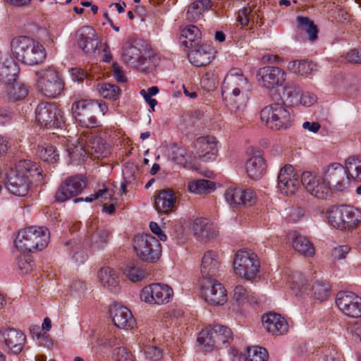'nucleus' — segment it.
Returning <instances> with one entry per match:
<instances>
[{
	"label": "nucleus",
	"mask_w": 361,
	"mask_h": 361,
	"mask_svg": "<svg viewBox=\"0 0 361 361\" xmlns=\"http://www.w3.org/2000/svg\"><path fill=\"white\" fill-rule=\"evenodd\" d=\"M186 150L183 147H175L172 148L171 158L173 161L182 164L186 161Z\"/></svg>",
	"instance_id": "nucleus-55"
},
{
	"label": "nucleus",
	"mask_w": 361,
	"mask_h": 361,
	"mask_svg": "<svg viewBox=\"0 0 361 361\" xmlns=\"http://www.w3.org/2000/svg\"><path fill=\"white\" fill-rule=\"evenodd\" d=\"M113 196V191L104 188L99 190L94 193V199L100 200L102 202L111 200Z\"/></svg>",
	"instance_id": "nucleus-60"
},
{
	"label": "nucleus",
	"mask_w": 361,
	"mask_h": 361,
	"mask_svg": "<svg viewBox=\"0 0 361 361\" xmlns=\"http://www.w3.org/2000/svg\"><path fill=\"white\" fill-rule=\"evenodd\" d=\"M290 235L292 239V246L296 252L307 257L314 255V247L307 237L295 231L290 233Z\"/></svg>",
	"instance_id": "nucleus-34"
},
{
	"label": "nucleus",
	"mask_w": 361,
	"mask_h": 361,
	"mask_svg": "<svg viewBox=\"0 0 361 361\" xmlns=\"http://www.w3.org/2000/svg\"><path fill=\"white\" fill-rule=\"evenodd\" d=\"M264 328L272 335H283L288 330V324L281 314L269 312L262 316Z\"/></svg>",
	"instance_id": "nucleus-28"
},
{
	"label": "nucleus",
	"mask_w": 361,
	"mask_h": 361,
	"mask_svg": "<svg viewBox=\"0 0 361 361\" xmlns=\"http://www.w3.org/2000/svg\"><path fill=\"white\" fill-rule=\"evenodd\" d=\"M259 267L260 263L255 253L247 250H239L236 252L233 269L237 275L251 281L257 276Z\"/></svg>",
	"instance_id": "nucleus-10"
},
{
	"label": "nucleus",
	"mask_w": 361,
	"mask_h": 361,
	"mask_svg": "<svg viewBox=\"0 0 361 361\" xmlns=\"http://www.w3.org/2000/svg\"><path fill=\"white\" fill-rule=\"evenodd\" d=\"M173 294V289L168 285L152 283L142 288L140 298L150 305H162L169 302Z\"/></svg>",
	"instance_id": "nucleus-15"
},
{
	"label": "nucleus",
	"mask_w": 361,
	"mask_h": 361,
	"mask_svg": "<svg viewBox=\"0 0 361 361\" xmlns=\"http://www.w3.org/2000/svg\"><path fill=\"white\" fill-rule=\"evenodd\" d=\"M349 251L350 247L348 245H341L335 247L332 251L331 255L334 260H341L345 258Z\"/></svg>",
	"instance_id": "nucleus-57"
},
{
	"label": "nucleus",
	"mask_w": 361,
	"mask_h": 361,
	"mask_svg": "<svg viewBox=\"0 0 361 361\" xmlns=\"http://www.w3.org/2000/svg\"><path fill=\"white\" fill-rule=\"evenodd\" d=\"M176 196L174 191L166 188L159 191L155 197L154 207L159 214H169L176 209Z\"/></svg>",
	"instance_id": "nucleus-26"
},
{
	"label": "nucleus",
	"mask_w": 361,
	"mask_h": 361,
	"mask_svg": "<svg viewBox=\"0 0 361 361\" xmlns=\"http://www.w3.org/2000/svg\"><path fill=\"white\" fill-rule=\"evenodd\" d=\"M348 176L354 179L361 180V159L350 157L346 161Z\"/></svg>",
	"instance_id": "nucleus-49"
},
{
	"label": "nucleus",
	"mask_w": 361,
	"mask_h": 361,
	"mask_svg": "<svg viewBox=\"0 0 361 361\" xmlns=\"http://www.w3.org/2000/svg\"><path fill=\"white\" fill-rule=\"evenodd\" d=\"M11 46L15 57L25 64L37 65L46 59V51L42 44L32 38L18 37L11 41Z\"/></svg>",
	"instance_id": "nucleus-4"
},
{
	"label": "nucleus",
	"mask_w": 361,
	"mask_h": 361,
	"mask_svg": "<svg viewBox=\"0 0 361 361\" xmlns=\"http://www.w3.org/2000/svg\"><path fill=\"white\" fill-rule=\"evenodd\" d=\"M133 247L139 259L147 263H155L161 255L160 243L150 234L137 235L133 239Z\"/></svg>",
	"instance_id": "nucleus-9"
},
{
	"label": "nucleus",
	"mask_w": 361,
	"mask_h": 361,
	"mask_svg": "<svg viewBox=\"0 0 361 361\" xmlns=\"http://www.w3.org/2000/svg\"><path fill=\"white\" fill-rule=\"evenodd\" d=\"M19 269L23 274L29 273L32 269V261L28 257L21 256L18 260Z\"/></svg>",
	"instance_id": "nucleus-58"
},
{
	"label": "nucleus",
	"mask_w": 361,
	"mask_h": 361,
	"mask_svg": "<svg viewBox=\"0 0 361 361\" xmlns=\"http://www.w3.org/2000/svg\"><path fill=\"white\" fill-rule=\"evenodd\" d=\"M301 95L302 90L296 84L288 82L284 86L283 96L291 106L299 104Z\"/></svg>",
	"instance_id": "nucleus-43"
},
{
	"label": "nucleus",
	"mask_w": 361,
	"mask_h": 361,
	"mask_svg": "<svg viewBox=\"0 0 361 361\" xmlns=\"http://www.w3.org/2000/svg\"><path fill=\"white\" fill-rule=\"evenodd\" d=\"M297 22L298 27L307 32L310 40L314 41L317 38V26L308 18L299 16L297 18Z\"/></svg>",
	"instance_id": "nucleus-45"
},
{
	"label": "nucleus",
	"mask_w": 361,
	"mask_h": 361,
	"mask_svg": "<svg viewBox=\"0 0 361 361\" xmlns=\"http://www.w3.org/2000/svg\"><path fill=\"white\" fill-rule=\"evenodd\" d=\"M125 273L127 278L133 282L142 281L147 276L145 271L134 263H130L127 265Z\"/></svg>",
	"instance_id": "nucleus-47"
},
{
	"label": "nucleus",
	"mask_w": 361,
	"mask_h": 361,
	"mask_svg": "<svg viewBox=\"0 0 361 361\" xmlns=\"http://www.w3.org/2000/svg\"><path fill=\"white\" fill-rule=\"evenodd\" d=\"M31 178H35V181L41 183L44 179L42 169L35 162L21 160L17 164L16 170L12 171L8 176L6 188L13 195L25 197L29 192Z\"/></svg>",
	"instance_id": "nucleus-1"
},
{
	"label": "nucleus",
	"mask_w": 361,
	"mask_h": 361,
	"mask_svg": "<svg viewBox=\"0 0 361 361\" xmlns=\"http://www.w3.org/2000/svg\"><path fill=\"white\" fill-rule=\"evenodd\" d=\"M322 175L331 190L344 191L350 185L347 166L344 167L339 163H331L324 169Z\"/></svg>",
	"instance_id": "nucleus-13"
},
{
	"label": "nucleus",
	"mask_w": 361,
	"mask_h": 361,
	"mask_svg": "<svg viewBox=\"0 0 361 361\" xmlns=\"http://www.w3.org/2000/svg\"><path fill=\"white\" fill-rule=\"evenodd\" d=\"M77 43L82 51L88 55L94 54L99 47V41L96 31L90 26H83L77 33Z\"/></svg>",
	"instance_id": "nucleus-23"
},
{
	"label": "nucleus",
	"mask_w": 361,
	"mask_h": 361,
	"mask_svg": "<svg viewBox=\"0 0 361 361\" xmlns=\"http://www.w3.org/2000/svg\"><path fill=\"white\" fill-rule=\"evenodd\" d=\"M109 235L107 230L99 227L97 222H92L87 231V239L90 246L99 249L107 244Z\"/></svg>",
	"instance_id": "nucleus-31"
},
{
	"label": "nucleus",
	"mask_w": 361,
	"mask_h": 361,
	"mask_svg": "<svg viewBox=\"0 0 361 361\" xmlns=\"http://www.w3.org/2000/svg\"><path fill=\"white\" fill-rule=\"evenodd\" d=\"M110 311L113 322L118 328L131 329L135 326V320L127 307L115 305Z\"/></svg>",
	"instance_id": "nucleus-30"
},
{
	"label": "nucleus",
	"mask_w": 361,
	"mask_h": 361,
	"mask_svg": "<svg viewBox=\"0 0 361 361\" xmlns=\"http://www.w3.org/2000/svg\"><path fill=\"white\" fill-rule=\"evenodd\" d=\"M193 147L199 159L203 161H213L217 156V141L213 136L198 137L193 142Z\"/></svg>",
	"instance_id": "nucleus-24"
},
{
	"label": "nucleus",
	"mask_w": 361,
	"mask_h": 361,
	"mask_svg": "<svg viewBox=\"0 0 361 361\" xmlns=\"http://www.w3.org/2000/svg\"><path fill=\"white\" fill-rule=\"evenodd\" d=\"M221 260L219 255L214 250L205 252L202 257L200 264V273L202 276L207 280H210L216 276L220 271Z\"/></svg>",
	"instance_id": "nucleus-25"
},
{
	"label": "nucleus",
	"mask_w": 361,
	"mask_h": 361,
	"mask_svg": "<svg viewBox=\"0 0 361 361\" xmlns=\"http://www.w3.org/2000/svg\"><path fill=\"white\" fill-rule=\"evenodd\" d=\"M233 299L238 306L246 303L254 305L257 302L255 296L242 285H238L235 287Z\"/></svg>",
	"instance_id": "nucleus-39"
},
{
	"label": "nucleus",
	"mask_w": 361,
	"mask_h": 361,
	"mask_svg": "<svg viewBox=\"0 0 361 361\" xmlns=\"http://www.w3.org/2000/svg\"><path fill=\"white\" fill-rule=\"evenodd\" d=\"M35 114L39 123L47 128H62L65 123L62 111L52 103H40L37 106Z\"/></svg>",
	"instance_id": "nucleus-11"
},
{
	"label": "nucleus",
	"mask_w": 361,
	"mask_h": 361,
	"mask_svg": "<svg viewBox=\"0 0 361 361\" xmlns=\"http://www.w3.org/2000/svg\"><path fill=\"white\" fill-rule=\"evenodd\" d=\"M247 353L250 361H267L269 357L267 350L258 346L247 348Z\"/></svg>",
	"instance_id": "nucleus-51"
},
{
	"label": "nucleus",
	"mask_w": 361,
	"mask_h": 361,
	"mask_svg": "<svg viewBox=\"0 0 361 361\" xmlns=\"http://www.w3.org/2000/svg\"><path fill=\"white\" fill-rule=\"evenodd\" d=\"M114 76L118 82H124L126 81V78L124 72L121 70L118 63H114L112 66Z\"/></svg>",
	"instance_id": "nucleus-63"
},
{
	"label": "nucleus",
	"mask_w": 361,
	"mask_h": 361,
	"mask_svg": "<svg viewBox=\"0 0 361 361\" xmlns=\"http://www.w3.org/2000/svg\"><path fill=\"white\" fill-rule=\"evenodd\" d=\"M254 13L250 7H244L238 11V21L241 25H247L250 20H253Z\"/></svg>",
	"instance_id": "nucleus-54"
},
{
	"label": "nucleus",
	"mask_w": 361,
	"mask_h": 361,
	"mask_svg": "<svg viewBox=\"0 0 361 361\" xmlns=\"http://www.w3.org/2000/svg\"><path fill=\"white\" fill-rule=\"evenodd\" d=\"M114 361H136L134 355L125 347H118L113 351Z\"/></svg>",
	"instance_id": "nucleus-52"
},
{
	"label": "nucleus",
	"mask_w": 361,
	"mask_h": 361,
	"mask_svg": "<svg viewBox=\"0 0 361 361\" xmlns=\"http://www.w3.org/2000/svg\"><path fill=\"white\" fill-rule=\"evenodd\" d=\"M95 104L92 99H80L75 102L72 106L74 117L78 125L82 128H94L99 126L97 119Z\"/></svg>",
	"instance_id": "nucleus-12"
},
{
	"label": "nucleus",
	"mask_w": 361,
	"mask_h": 361,
	"mask_svg": "<svg viewBox=\"0 0 361 361\" xmlns=\"http://www.w3.org/2000/svg\"><path fill=\"white\" fill-rule=\"evenodd\" d=\"M214 0H196L188 7L186 17L188 20L196 21L202 18L204 11L213 9Z\"/></svg>",
	"instance_id": "nucleus-35"
},
{
	"label": "nucleus",
	"mask_w": 361,
	"mask_h": 361,
	"mask_svg": "<svg viewBox=\"0 0 361 361\" xmlns=\"http://www.w3.org/2000/svg\"><path fill=\"white\" fill-rule=\"evenodd\" d=\"M0 341L6 345L10 353L18 355L26 343V336L21 331L4 326L0 328Z\"/></svg>",
	"instance_id": "nucleus-19"
},
{
	"label": "nucleus",
	"mask_w": 361,
	"mask_h": 361,
	"mask_svg": "<svg viewBox=\"0 0 361 361\" xmlns=\"http://www.w3.org/2000/svg\"><path fill=\"white\" fill-rule=\"evenodd\" d=\"M98 278L102 286L111 291L118 290V276L111 268L102 267L98 272Z\"/></svg>",
	"instance_id": "nucleus-38"
},
{
	"label": "nucleus",
	"mask_w": 361,
	"mask_h": 361,
	"mask_svg": "<svg viewBox=\"0 0 361 361\" xmlns=\"http://www.w3.org/2000/svg\"><path fill=\"white\" fill-rule=\"evenodd\" d=\"M85 138H81L80 146L84 151L97 157L105 156L106 146L103 140L99 136L90 135Z\"/></svg>",
	"instance_id": "nucleus-32"
},
{
	"label": "nucleus",
	"mask_w": 361,
	"mask_h": 361,
	"mask_svg": "<svg viewBox=\"0 0 361 361\" xmlns=\"http://www.w3.org/2000/svg\"><path fill=\"white\" fill-rule=\"evenodd\" d=\"M201 32L199 28L192 25L185 27L180 32V43L186 48L193 49L200 44Z\"/></svg>",
	"instance_id": "nucleus-36"
},
{
	"label": "nucleus",
	"mask_w": 361,
	"mask_h": 361,
	"mask_svg": "<svg viewBox=\"0 0 361 361\" xmlns=\"http://www.w3.org/2000/svg\"><path fill=\"white\" fill-rule=\"evenodd\" d=\"M188 188L195 194H207L215 190V183L206 179L195 180L188 183Z\"/></svg>",
	"instance_id": "nucleus-41"
},
{
	"label": "nucleus",
	"mask_w": 361,
	"mask_h": 361,
	"mask_svg": "<svg viewBox=\"0 0 361 361\" xmlns=\"http://www.w3.org/2000/svg\"><path fill=\"white\" fill-rule=\"evenodd\" d=\"M232 340L231 330L226 326L219 324L202 329L197 338L198 343L205 352L226 348Z\"/></svg>",
	"instance_id": "nucleus-7"
},
{
	"label": "nucleus",
	"mask_w": 361,
	"mask_h": 361,
	"mask_svg": "<svg viewBox=\"0 0 361 361\" xmlns=\"http://www.w3.org/2000/svg\"><path fill=\"white\" fill-rule=\"evenodd\" d=\"M345 59L349 63H361V49H354L345 55Z\"/></svg>",
	"instance_id": "nucleus-59"
},
{
	"label": "nucleus",
	"mask_w": 361,
	"mask_h": 361,
	"mask_svg": "<svg viewBox=\"0 0 361 361\" xmlns=\"http://www.w3.org/2000/svg\"><path fill=\"white\" fill-rule=\"evenodd\" d=\"M301 101L299 104L305 106H310L313 105L317 101L316 95L309 92L302 94L300 97Z\"/></svg>",
	"instance_id": "nucleus-61"
},
{
	"label": "nucleus",
	"mask_w": 361,
	"mask_h": 361,
	"mask_svg": "<svg viewBox=\"0 0 361 361\" xmlns=\"http://www.w3.org/2000/svg\"><path fill=\"white\" fill-rule=\"evenodd\" d=\"M224 197L233 208L252 207L257 202V196L251 189L231 187L225 191Z\"/></svg>",
	"instance_id": "nucleus-20"
},
{
	"label": "nucleus",
	"mask_w": 361,
	"mask_h": 361,
	"mask_svg": "<svg viewBox=\"0 0 361 361\" xmlns=\"http://www.w3.org/2000/svg\"><path fill=\"white\" fill-rule=\"evenodd\" d=\"M201 297L210 305H223L227 301V291L216 280H207L201 288Z\"/></svg>",
	"instance_id": "nucleus-17"
},
{
	"label": "nucleus",
	"mask_w": 361,
	"mask_h": 361,
	"mask_svg": "<svg viewBox=\"0 0 361 361\" xmlns=\"http://www.w3.org/2000/svg\"><path fill=\"white\" fill-rule=\"evenodd\" d=\"M298 178L292 165L283 166L278 176V188L281 192L286 196L295 194L300 185Z\"/></svg>",
	"instance_id": "nucleus-22"
},
{
	"label": "nucleus",
	"mask_w": 361,
	"mask_h": 361,
	"mask_svg": "<svg viewBox=\"0 0 361 361\" xmlns=\"http://www.w3.org/2000/svg\"><path fill=\"white\" fill-rule=\"evenodd\" d=\"M70 74L72 80L73 81L80 82L86 78L87 74L82 69L75 68H71L70 71Z\"/></svg>",
	"instance_id": "nucleus-62"
},
{
	"label": "nucleus",
	"mask_w": 361,
	"mask_h": 361,
	"mask_svg": "<svg viewBox=\"0 0 361 361\" xmlns=\"http://www.w3.org/2000/svg\"><path fill=\"white\" fill-rule=\"evenodd\" d=\"M121 57L124 63L141 71L149 70L147 64L151 62L152 53L144 42H126L122 47Z\"/></svg>",
	"instance_id": "nucleus-8"
},
{
	"label": "nucleus",
	"mask_w": 361,
	"mask_h": 361,
	"mask_svg": "<svg viewBox=\"0 0 361 361\" xmlns=\"http://www.w3.org/2000/svg\"><path fill=\"white\" fill-rule=\"evenodd\" d=\"M315 64L305 60L300 61V65L298 70V74L301 75H307L314 69Z\"/></svg>",
	"instance_id": "nucleus-56"
},
{
	"label": "nucleus",
	"mask_w": 361,
	"mask_h": 361,
	"mask_svg": "<svg viewBox=\"0 0 361 361\" xmlns=\"http://www.w3.org/2000/svg\"><path fill=\"white\" fill-rule=\"evenodd\" d=\"M256 76L262 87L272 90L283 85L286 73L279 67L267 66L259 68Z\"/></svg>",
	"instance_id": "nucleus-18"
},
{
	"label": "nucleus",
	"mask_w": 361,
	"mask_h": 361,
	"mask_svg": "<svg viewBox=\"0 0 361 361\" xmlns=\"http://www.w3.org/2000/svg\"><path fill=\"white\" fill-rule=\"evenodd\" d=\"M37 154L42 160L47 162L54 163L59 159L56 148L49 145L39 147Z\"/></svg>",
	"instance_id": "nucleus-48"
},
{
	"label": "nucleus",
	"mask_w": 361,
	"mask_h": 361,
	"mask_svg": "<svg viewBox=\"0 0 361 361\" xmlns=\"http://www.w3.org/2000/svg\"><path fill=\"white\" fill-rule=\"evenodd\" d=\"M36 87L45 97L56 98L64 90V81L61 74L52 66H49L36 71Z\"/></svg>",
	"instance_id": "nucleus-6"
},
{
	"label": "nucleus",
	"mask_w": 361,
	"mask_h": 361,
	"mask_svg": "<svg viewBox=\"0 0 361 361\" xmlns=\"http://www.w3.org/2000/svg\"><path fill=\"white\" fill-rule=\"evenodd\" d=\"M28 88L23 83L16 82L7 89V94L13 102L24 99L28 94Z\"/></svg>",
	"instance_id": "nucleus-44"
},
{
	"label": "nucleus",
	"mask_w": 361,
	"mask_h": 361,
	"mask_svg": "<svg viewBox=\"0 0 361 361\" xmlns=\"http://www.w3.org/2000/svg\"><path fill=\"white\" fill-rule=\"evenodd\" d=\"M144 354L147 359L152 361H158L162 357V351L154 345H147L144 348Z\"/></svg>",
	"instance_id": "nucleus-53"
},
{
	"label": "nucleus",
	"mask_w": 361,
	"mask_h": 361,
	"mask_svg": "<svg viewBox=\"0 0 361 361\" xmlns=\"http://www.w3.org/2000/svg\"><path fill=\"white\" fill-rule=\"evenodd\" d=\"M87 187V179L82 175L66 178L59 186L54 199L57 202H64L82 192Z\"/></svg>",
	"instance_id": "nucleus-14"
},
{
	"label": "nucleus",
	"mask_w": 361,
	"mask_h": 361,
	"mask_svg": "<svg viewBox=\"0 0 361 361\" xmlns=\"http://www.w3.org/2000/svg\"><path fill=\"white\" fill-rule=\"evenodd\" d=\"M188 54L190 62L195 66L201 67L209 64L214 57V48L207 44H198Z\"/></svg>",
	"instance_id": "nucleus-27"
},
{
	"label": "nucleus",
	"mask_w": 361,
	"mask_h": 361,
	"mask_svg": "<svg viewBox=\"0 0 361 361\" xmlns=\"http://www.w3.org/2000/svg\"><path fill=\"white\" fill-rule=\"evenodd\" d=\"M97 90L104 98L111 100L118 99L121 92V90L117 85L111 83L99 84Z\"/></svg>",
	"instance_id": "nucleus-46"
},
{
	"label": "nucleus",
	"mask_w": 361,
	"mask_h": 361,
	"mask_svg": "<svg viewBox=\"0 0 361 361\" xmlns=\"http://www.w3.org/2000/svg\"><path fill=\"white\" fill-rule=\"evenodd\" d=\"M280 102H274L264 107L260 111V120L271 130H283L291 127L294 116L290 107L278 95Z\"/></svg>",
	"instance_id": "nucleus-3"
},
{
	"label": "nucleus",
	"mask_w": 361,
	"mask_h": 361,
	"mask_svg": "<svg viewBox=\"0 0 361 361\" xmlns=\"http://www.w3.org/2000/svg\"><path fill=\"white\" fill-rule=\"evenodd\" d=\"M192 230L195 235L202 240H209L216 235L214 224L205 218L195 219L192 225Z\"/></svg>",
	"instance_id": "nucleus-33"
},
{
	"label": "nucleus",
	"mask_w": 361,
	"mask_h": 361,
	"mask_svg": "<svg viewBox=\"0 0 361 361\" xmlns=\"http://www.w3.org/2000/svg\"><path fill=\"white\" fill-rule=\"evenodd\" d=\"M49 240V232L46 227L32 226L20 230L14 243L22 252H35L47 247Z\"/></svg>",
	"instance_id": "nucleus-5"
},
{
	"label": "nucleus",
	"mask_w": 361,
	"mask_h": 361,
	"mask_svg": "<svg viewBox=\"0 0 361 361\" xmlns=\"http://www.w3.org/2000/svg\"><path fill=\"white\" fill-rule=\"evenodd\" d=\"M250 84L243 71L231 68L226 74L222 85V97L226 106L231 110H238L245 106L247 92Z\"/></svg>",
	"instance_id": "nucleus-2"
},
{
	"label": "nucleus",
	"mask_w": 361,
	"mask_h": 361,
	"mask_svg": "<svg viewBox=\"0 0 361 361\" xmlns=\"http://www.w3.org/2000/svg\"><path fill=\"white\" fill-rule=\"evenodd\" d=\"M267 168L265 160L262 155L250 158L246 163V171L252 179H259L264 173Z\"/></svg>",
	"instance_id": "nucleus-37"
},
{
	"label": "nucleus",
	"mask_w": 361,
	"mask_h": 361,
	"mask_svg": "<svg viewBox=\"0 0 361 361\" xmlns=\"http://www.w3.org/2000/svg\"><path fill=\"white\" fill-rule=\"evenodd\" d=\"M344 215L345 212H343V206L332 207L326 212L329 224L340 230H345Z\"/></svg>",
	"instance_id": "nucleus-42"
},
{
	"label": "nucleus",
	"mask_w": 361,
	"mask_h": 361,
	"mask_svg": "<svg viewBox=\"0 0 361 361\" xmlns=\"http://www.w3.org/2000/svg\"><path fill=\"white\" fill-rule=\"evenodd\" d=\"M343 212H345L343 221H345V230H350L361 224V210L349 206H343Z\"/></svg>",
	"instance_id": "nucleus-40"
},
{
	"label": "nucleus",
	"mask_w": 361,
	"mask_h": 361,
	"mask_svg": "<svg viewBox=\"0 0 361 361\" xmlns=\"http://www.w3.org/2000/svg\"><path fill=\"white\" fill-rule=\"evenodd\" d=\"M336 303L338 309L352 318L361 317V298L353 292H339Z\"/></svg>",
	"instance_id": "nucleus-21"
},
{
	"label": "nucleus",
	"mask_w": 361,
	"mask_h": 361,
	"mask_svg": "<svg viewBox=\"0 0 361 361\" xmlns=\"http://www.w3.org/2000/svg\"><path fill=\"white\" fill-rule=\"evenodd\" d=\"M149 228L151 231L156 234L160 240L165 241L166 240V235L161 231L157 223L151 222L149 224Z\"/></svg>",
	"instance_id": "nucleus-64"
},
{
	"label": "nucleus",
	"mask_w": 361,
	"mask_h": 361,
	"mask_svg": "<svg viewBox=\"0 0 361 361\" xmlns=\"http://www.w3.org/2000/svg\"><path fill=\"white\" fill-rule=\"evenodd\" d=\"M302 185L313 196L319 199H326L331 195L332 190L327 185L324 176H316L310 171L303 172L301 175Z\"/></svg>",
	"instance_id": "nucleus-16"
},
{
	"label": "nucleus",
	"mask_w": 361,
	"mask_h": 361,
	"mask_svg": "<svg viewBox=\"0 0 361 361\" xmlns=\"http://www.w3.org/2000/svg\"><path fill=\"white\" fill-rule=\"evenodd\" d=\"M312 290L317 300H324L329 294L330 286L326 281H316L312 286Z\"/></svg>",
	"instance_id": "nucleus-50"
},
{
	"label": "nucleus",
	"mask_w": 361,
	"mask_h": 361,
	"mask_svg": "<svg viewBox=\"0 0 361 361\" xmlns=\"http://www.w3.org/2000/svg\"><path fill=\"white\" fill-rule=\"evenodd\" d=\"M19 68L13 59L6 54H0V80L6 84L16 82Z\"/></svg>",
	"instance_id": "nucleus-29"
}]
</instances>
